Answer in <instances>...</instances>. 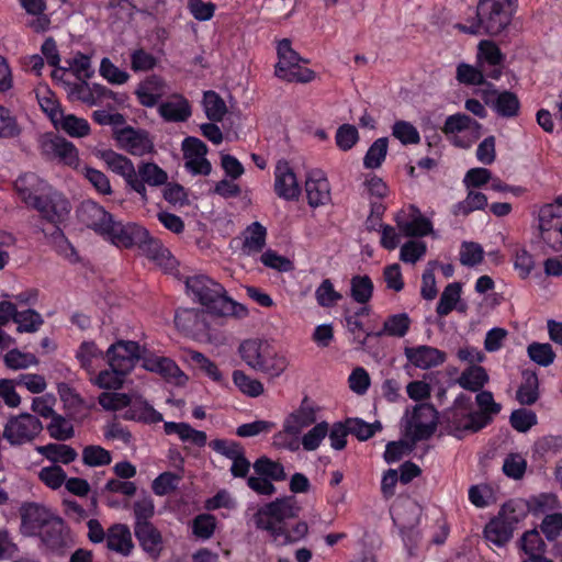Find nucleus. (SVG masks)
I'll return each mask as SVG.
<instances>
[{
  "label": "nucleus",
  "instance_id": "f257e3e1",
  "mask_svg": "<svg viewBox=\"0 0 562 562\" xmlns=\"http://www.w3.org/2000/svg\"><path fill=\"white\" fill-rule=\"evenodd\" d=\"M186 286L188 292L212 314L236 317L247 315V310L228 297L224 288L207 276L189 277Z\"/></svg>",
  "mask_w": 562,
  "mask_h": 562
},
{
  "label": "nucleus",
  "instance_id": "f03ea898",
  "mask_svg": "<svg viewBox=\"0 0 562 562\" xmlns=\"http://www.w3.org/2000/svg\"><path fill=\"white\" fill-rule=\"evenodd\" d=\"M238 353L249 368L270 378L280 376L289 366L285 356L277 352L267 340L258 338L244 340Z\"/></svg>",
  "mask_w": 562,
  "mask_h": 562
},
{
  "label": "nucleus",
  "instance_id": "7ed1b4c3",
  "mask_svg": "<svg viewBox=\"0 0 562 562\" xmlns=\"http://www.w3.org/2000/svg\"><path fill=\"white\" fill-rule=\"evenodd\" d=\"M516 0H480L477 4V22L470 26L458 25L460 32L472 35L486 33L498 35L510 23Z\"/></svg>",
  "mask_w": 562,
  "mask_h": 562
},
{
  "label": "nucleus",
  "instance_id": "20e7f679",
  "mask_svg": "<svg viewBox=\"0 0 562 562\" xmlns=\"http://www.w3.org/2000/svg\"><path fill=\"white\" fill-rule=\"evenodd\" d=\"M300 507L293 497L277 498L261 507L252 515V522L257 529L267 531L273 542H279L284 535L283 521L299 515Z\"/></svg>",
  "mask_w": 562,
  "mask_h": 562
},
{
  "label": "nucleus",
  "instance_id": "39448f33",
  "mask_svg": "<svg viewBox=\"0 0 562 562\" xmlns=\"http://www.w3.org/2000/svg\"><path fill=\"white\" fill-rule=\"evenodd\" d=\"M449 430L458 438L464 432H475L485 427L491 418L483 413H475L469 396L460 395L453 406L446 413Z\"/></svg>",
  "mask_w": 562,
  "mask_h": 562
},
{
  "label": "nucleus",
  "instance_id": "423d86ee",
  "mask_svg": "<svg viewBox=\"0 0 562 562\" xmlns=\"http://www.w3.org/2000/svg\"><path fill=\"white\" fill-rule=\"evenodd\" d=\"M278 63L274 68V75L288 82H308L314 78V72L310 69L301 70L300 63L304 60L296 53L289 38L284 37L277 44Z\"/></svg>",
  "mask_w": 562,
  "mask_h": 562
},
{
  "label": "nucleus",
  "instance_id": "0eeeda50",
  "mask_svg": "<svg viewBox=\"0 0 562 562\" xmlns=\"http://www.w3.org/2000/svg\"><path fill=\"white\" fill-rule=\"evenodd\" d=\"M539 229L542 243L550 250H562V201L560 199L540 209Z\"/></svg>",
  "mask_w": 562,
  "mask_h": 562
},
{
  "label": "nucleus",
  "instance_id": "6e6552de",
  "mask_svg": "<svg viewBox=\"0 0 562 562\" xmlns=\"http://www.w3.org/2000/svg\"><path fill=\"white\" fill-rule=\"evenodd\" d=\"M42 430L43 425L36 416L22 413L8 419L2 435L11 446H22L33 441Z\"/></svg>",
  "mask_w": 562,
  "mask_h": 562
},
{
  "label": "nucleus",
  "instance_id": "1a4fd4ad",
  "mask_svg": "<svg viewBox=\"0 0 562 562\" xmlns=\"http://www.w3.org/2000/svg\"><path fill=\"white\" fill-rule=\"evenodd\" d=\"M521 514L516 513L513 503L505 504L498 516L492 519L484 529L486 541L496 547H504L513 537L516 524L520 520Z\"/></svg>",
  "mask_w": 562,
  "mask_h": 562
},
{
  "label": "nucleus",
  "instance_id": "9d476101",
  "mask_svg": "<svg viewBox=\"0 0 562 562\" xmlns=\"http://www.w3.org/2000/svg\"><path fill=\"white\" fill-rule=\"evenodd\" d=\"M32 209L36 210L43 220L58 226L68 218L71 205L64 194L50 187L36 200Z\"/></svg>",
  "mask_w": 562,
  "mask_h": 562
},
{
  "label": "nucleus",
  "instance_id": "9b49d317",
  "mask_svg": "<svg viewBox=\"0 0 562 562\" xmlns=\"http://www.w3.org/2000/svg\"><path fill=\"white\" fill-rule=\"evenodd\" d=\"M437 427V411L432 405L419 404L405 417L406 432L414 441L428 439Z\"/></svg>",
  "mask_w": 562,
  "mask_h": 562
},
{
  "label": "nucleus",
  "instance_id": "f8f14e48",
  "mask_svg": "<svg viewBox=\"0 0 562 562\" xmlns=\"http://www.w3.org/2000/svg\"><path fill=\"white\" fill-rule=\"evenodd\" d=\"M108 168L121 176L127 187L138 193L143 202H147V189L137 181L136 168L131 159L113 150H104L100 155Z\"/></svg>",
  "mask_w": 562,
  "mask_h": 562
},
{
  "label": "nucleus",
  "instance_id": "ddd939ff",
  "mask_svg": "<svg viewBox=\"0 0 562 562\" xmlns=\"http://www.w3.org/2000/svg\"><path fill=\"white\" fill-rule=\"evenodd\" d=\"M147 236V229L135 223H122L120 221L111 220L103 238L110 240L113 245L121 248H131L140 241L142 238Z\"/></svg>",
  "mask_w": 562,
  "mask_h": 562
},
{
  "label": "nucleus",
  "instance_id": "4468645a",
  "mask_svg": "<svg viewBox=\"0 0 562 562\" xmlns=\"http://www.w3.org/2000/svg\"><path fill=\"white\" fill-rule=\"evenodd\" d=\"M110 368L128 374L140 358V347L135 341H117L106 351Z\"/></svg>",
  "mask_w": 562,
  "mask_h": 562
},
{
  "label": "nucleus",
  "instance_id": "2eb2a0df",
  "mask_svg": "<svg viewBox=\"0 0 562 562\" xmlns=\"http://www.w3.org/2000/svg\"><path fill=\"white\" fill-rule=\"evenodd\" d=\"M274 191L286 201H296L301 195V187L296 175L285 160L278 161L274 170Z\"/></svg>",
  "mask_w": 562,
  "mask_h": 562
},
{
  "label": "nucleus",
  "instance_id": "dca6fc26",
  "mask_svg": "<svg viewBox=\"0 0 562 562\" xmlns=\"http://www.w3.org/2000/svg\"><path fill=\"white\" fill-rule=\"evenodd\" d=\"M79 221L102 236L113 216L92 200L83 201L77 210Z\"/></svg>",
  "mask_w": 562,
  "mask_h": 562
},
{
  "label": "nucleus",
  "instance_id": "f3484780",
  "mask_svg": "<svg viewBox=\"0 0 562 562\" xmlns=\"http://www.w3.org/2000/svg\"><path fill=\"white\" fill-rule=\"evenodd\" d=\"M43 154L48 159H56L68 166H76L78 151L75 145L59 136H48L41 140Z\"/></svg>",
  "mask_w": 562,
  "mask_h": 562
},
{
  "label": "nucleus",
  "instance_id": "a211bd4d",
  "mask_svg": "<svg viewBox=\"0 0 562 562\" xmlns=\"http://www.w3.org/2000/svg\"><path fill=\"white\" fill-rule=\"evenodd\" d=\"M485 104L492 108L497 115L506 119L516 117L519 113L520 102L512 91H498L486 89L483 92Z\"/></svg>",
  "mask_w": 562,
  "mask_h": 562
},
{
  "label": "nucleus",
  "instance_id": "6ab92c4d",
  "mask_svg": "<svg viewBox=\"0 0 562 562\" xmlns=\"http://www.w3.org/2000/svg\"><path fill=\"white\" fill-rule=\"evenodd\" d=\"M404 355L412 366L422 370L439 367L446 361L442 350L428 345L405 347Z\"/></svg>",
  "mask_w": 562,
  "mask_h": 562
},
{
  "label": "nucleus",
  "instance_id": "aec40b11",
  "mask_svg": "<svg viewBox=\"0 0 562 562\" xmlns=\"http://www.w3.org/2000/svg\"><path fill=\"white\" fill-rule=\"evenodd\" d=\"M50 186L33 172L20 176L14 182V189L19 198L27 207H33Z\"/></svg>",
  "mask_w": 562,
  "mask_h": 562
},
{
  "label": "nucleus",
  "instance_id": "412c9836",
  "mask_svg": "<svg viewBox=\"0 0 562 562\" xmlns=\"http://www.w3.org/2000/svg\"><path fill=\"white\" fill-rule=\"evenodd\" d=\"M503 61L504 55L494 42L483 40L479 43L477 65L485 71L487 77L495 80L499 79L502 76Z\"/></svg>",
  "mask_w": 562,
  "mask_h": 562
},
{
  "label": "nucleus",
  "instance_id": "4be33fe9",
  "mask_svg": "<svg viewBox=\"0 0 562 562\" xmlns=\"http://www.w3.org/2000/svg\"><path fill=\"white\" fill-rule=\"evenodd\" d=\"M305 191L308 205L318 207L330 202V186L322 170H311L306 175Z\"/></svg>",
  "mask_w": 562,
  "mask_h": 562
},
{
  "label": "nucleus",
  "instance_id": "5701e85b",
  "mask_svg": "<svg viewBox=\"0 0 562 562\" xmlns=\"http://www.w3.org/2000/svg\"><path fill=\"white\" fill-rule=\"evenodd\" d=\"M317 411L318 408L307 397H304L300 406L285 417V431L300 437L303 429L316 423Z\"/></svg>",
  "mask_w": 562,
  "mask_h": 562
},
{
  "label": "nucleus",
  "instance_id": "b1692460",
  "mask_svg": "<svg viewBox=\"0 0 562 562\" xmlns=\"http://www.w3.org/2000/svg\"><path fill=\"white\" fill-rule=\"evenodd\" d=\"M122 149L134 156H144L153 150L154 144L146 132L125 127L116 133Z\"/></svg>",
  "mask_w": 562,
  "mask_h": 562
},
{
  "label": "nucleus",
  "instance_id": "393cba45",
  "mask_svg": "<svg viewBox=\"0 0 562 562\" xmlns=\"http://www.w3.org/2000/svg\"><path fill=\"white\" fill-rule=\"evenodd\" d=\"M21 528L27 536L34 535L41 527L47 524L48 510L36 503H26L21 506Z\"/></svg>",
  "mask_w": 562,
  "mask_h": 562
},
{
  "label": "nucleus",
  "instance_id": "a878e982",
  "mask_svg": "<svg viewBox=\"0 0 562 562\" xmlns=\"http://www.w3.org/2000/svg\"><path fill=\"white\" fill-rule=\"evenodd\" d=\"M106 548L111 551L128 557L134 543L130 527L125 524H114L106 530Z\"/></svg>",
  "mask_w": 562,
  "mask_h": 562
},
{
  "label": "nucleus",
  "instance_id": "bb28decb",
  "mask_svg": "<svg viewBox=\"0 0 562 562\" xmlns=\"http://www.w3.org/2000/svg\"><path fill=\"white\" fill-rule=\"evenodd\" d=\"M134 535L146 553L155 558L160 554L162 536L151 522L134 524Z\"/></svg>",
  "mask_w": 562,
  "mask_h": 562
},
{
  "label": "nucleus",
  "instance_id": "cd10ccee",
  "mask_svg": "<svg viewBox=\"0 0 562 562\" xmlns=\"http://www.w3.org/2000/svg\"><path fill=\"white\" fill-rule=\"evenodd\" d=\"M168 91V86L161 78L151 76L138 86L136 95L142 105L151 108L156 105Z\"/></svg>",
  "mask_w": 562,
  "mask_h": 562
},
{
  "label": "nucleus",
  "instance_id": "c85d7f7f",
  "mask_svg": "<svg viewBox=\"0 0 562 562\" xmlns=\"http://www.w3.org/2000/svg\"><path fill=\"white\" fill-rule=\"evenodd\" d=\"M160 116L168 122H184L191 115V106L181 94H173L158 106Z\"/></svg>",
  "mask_w": 562,
  "mask_h": 562
},
{
  "label": "nucleus",
  "instance_id": "c756f323",
  "mask_svg": "<svg viewBox=\"0 0 562 562\" xmlns=\"http://www.w3.org/2000/svg\"><path fill=\"white\" fill-rule=\"evenodd\" d=\"M176 326L187 334H201L207 325L204 312L195 308H180L175 315Z\"/></svg>",
  "mask_w": 562,
  "mask_h": 562
},
{
  "label": "nucleus",
  "instance_id": "7c9ffc66",
  "mask_svg": "<svg viewBox=\"0 0 562 562\" xmlns=\"http://www.w3.org/2000/svg\"><path fill=\"white\" fill-rule=\"evenodd\" d=\"M164 430L167 435H177L181 441L196 447H204L206 443V434L192 428L187 423L165 422Z\"/></svg>",
  "mask_w": 562,
  "mask_h": 562
},
{
  "label": "nucleus",
  "instance_id": "2f4dec72",
  "mask_svg": "<svg viewBox=\"0 0 562 562\" xmlns=\"http://www.w3.org/2000/svg\"><path fill=\"white\" fill-rule=\"evenodd\" d=\"M409 327L411 318L406 313L394 314L384 321L380 330L368 331L367 337L391 336L402 338L407 334Z\"/></svg>",
  "mask_w": 562,
  "mask_h": 562
},
{
  "label": "nucleus",
  "instance_id": "473e14b6",
  "mask_svg": "<svg viewBox=\"0 0 562 562\" xmlns=\"http://www.w3.org/2000/svg\"><path fill=\"white\" fill-rule=\"evenodd\" d=\"M128 406V409L123 414L124 419L138 420L147 424L162 422V415L145 401H131Z\"/></svg>",
  "mask_w": 562,
  "mask_h": 562
},
{
  "label": "nucleus",
  "instance_id": "72a5a7b5",
  "mask_svg": "<svg viewBox=\"0 0 562 562\" xmlns=\"http://www.w3.org/2000/svg\"><path fill=\"white\" fill-rule=\"evenodd\" d=\"M137 181L143 187H160L167 183L168 173L155 162H140L136 169Z\"/></svg>",
  "mask_w": 562,
  "mask_h": 562
},
{
  "label": "nucleus",
  "instance_id": "f704fd0d",
  "mask_svg": "<svg viewBox=\"0 0 562 562\" xmlns=\"http://www.w3.org/2000/svg\"><path fill=\"white\" fill-rule=\"evenodd\" d=\"M36 451L54 463L60 462L68 464L75 461L78 457V453L74 448L63 443L38 446L36 447Z\"/></svg>",
  "mask_w": 562,
  "mask_h": 562
},
{
  "label": "nucleus",
  "instance_id": "c9c22d12",
  "mask_svg": "<svg viewBox=\"0 0 562 562\" xmlns=\"http://www.w3.org/2000/svg\"><path fill=\"white\" fill-rule=\"evenodd\" d=\"M267 229L259 222H254L244 233L243 251L247 255L259 252L266 245Z\"/></svg>",
  "mask_w": 562,
  "mask_h": 562
},
{
  "label": "nucleus",
  "instance_id": "e433bc0d",
  "mask_svg": "<svg viewBox=\"0 0 562 562\" xmlns=\"http://www.w3.org/2000/svg\"><path fill=\"white\" fill-rule=\"evenodd\" d=\"M76 358L80 362V367L91 376L95 373V362L103 359V352L93 341H85L77 350Z\"/></svg>",
  "mask_w": 562,
  "mask_h": 562
},
{
  "label": "nucleus",
  "instance_id": "4c0bfd02",
  "mask_svg": "<svg viewBox=\"0 0 562 562\" xmlns=\"http://www.w3.org/2000/svg\"><path fill=\"white\" fill-rule=\"evenodd\" d=\"M488 381L486 370L480 366H470L458 378L457 383L464 390L480 391Z\"/></svg>",
  "mask_w": 562,
  "mask_h": 562
},
{
  "label": "nucleus",
  "instance_id": "58836bf2",
  "mask_svg": "<svg viewBox=\"0 0 562 562\" xmlns=\"http://www.w3.org/2000/svg\"><path fill=\"white\" fill-rule=\"evenodd\" d=\"M487 205V196L473 189H468L464 200L458 202L452 207V214L456 216H468L470 213L484 210Z\"/></svg>",
  "mask_w": 562,
  "mask_h": 562
},
{
  "label": "nucleus",
  "instance_id": "ea45409f",
  "mask_svg": "<svg viewBox=\"0 0 562 562\" xmlns=\"http://www.w3.org/2000/svg\"><path fill=\"white\" fill-rule=\"evenodd\" d=\"M396 224L400 231L407 237H423L432 232L431 222L422 216L416 215L411 221L396 217Z\"/></svg>",
  "mask_w": 562,
  "mask_h": 562
},
{
  "label": "nucleus",
  "instance_id": "a19ab883",
  "mask_svg": "<svg viewBox=\"0 0 562 562\" xmlns=\"http://www.w3.org/2000/svg\"><path fill=\"white\" fill-rule=\"evenodd\" d=\"M539 381L535 372L522 373V383L517 390L516 398L522 405H532L539 397Z\"/></svg>",
  "mask_w": 562,
  "mask_h": 562
},
{
  "label": "nucleus",
  "instance_id": "79ce46f5",
  "mask_svg": "<svg viewBox=\"0 0 562 562\" xmlns=\"http://www.w3.org/2000/svg\"><path fill=\"white\" fill-rule=\"evenodd\" d=\"M56 126H59L63 131H65L71 137H85L90 133V125L87 120L78 117L74 114L65 115L63 112L57 120V123H54Z\"/></svg>",
  "mask_w": 562,
  "mask_h": 562
},
{
  "label": "nucleus",
  "instance_id": "37998d69",
  "mask_svg": "<svg viewBox=\"0 0 562 562\" xmlns=\"http://www.w3.org/2000/svg\"><path fill=\"white\" fill-rule=\"evenodd\" d=\"M126 373L119 371L116 368H110L102 370L98 374L90 376V381L104 390H117L122 387Z\"/></svg>",
  "mask_w": 562,
  "mask_h": 562
},
{
  "label": "nucleus",
  "instance_id": "c03bdc74",
  "mask_svg": "<svg viewBox=\"0 0 562 562\" xmlns=\"http://www.w3.org/2000/svg\"><path fill=\"white\" fill-rule=\"evenodd\" d=\"M387 154V138L375 139L367 150L363 158V166L367 169H376L381 167Z\"/></svg>",
  "mask_w": 562,
  "mask_h": 562
},
{
  "label": "nucleus",
  "instance_id": "a18cd8bd",
  "mask_svg": "<svg viewBox=\"0 0 562 562\" xmlns=\"http://www.w3.org/2000/svg\"><path fill=\"white\" fill-rule=\"evenodd\" d=\"M373 293V283L368 276H355L350 281L351 297L360 304L368 303Z\"/></svg>",
  "mask_w": 562,
  "mask_h": 562
},
{
  "label": "nucleus",
  "instance_id": "49530a36",
  "mask_svg": "<svg viewBox=\"0 0 562 562\" xmlns=\"http://www.w3.org/2000/svg\"><path fill=\"white\" fill-rule=\"evenodd\" d=\"M203 105L207 119L214 122L222 121L227 111L224 100L214 91L204 92Z\"/></svg>",
  "mask_w": 562,
  "mask_h": 562
},
{
  "label": "nucleus",
  "instance_id": "de8ad7c7",
  "mask_svg": "<svg viewBox=\"0 0 562 562\" xmlns=\"http://www.w3.org/2000/svg\"><path fill=\"white\" fill-rule=\"evenodd\" d=\"M461 285L458 282L449 283L441 293L436 312L440 316L448 315L460 299Z\"/></svg>",
  "mask_w": 562,
  "mask_h": 562
},
{
  "label": "nucleus",
  "instance_id": "09e8293b",
  "mask_svg": "<svg viewBox=\"0 0 562 562\" xmlns=\"http://www.w3.org/2000/svg\"><path fill=\"white\" fill-rule=\"evenodd\" d=\"M37 102L41 109L50 117L54 123H57L61 110L52 91L46 87H38L35 90Z\"/></svg>",
  "mask_w": 562,
  "mask_h": 562
},
{
  "label": "nucleus",
  "instance_id": "8fccbe9b",
  "mask_svg": "<svg viewBox=\"0 0 562 562\" xmlns=\"http://www.w3.org/2000/svg\"><path fill=\"white\" fill-rule=\"evenodd\" d=\"M233 381L240 392L250 397H257L265 391L263 384L258 379H254L240 370L233 373Z\"/></svg>",
  "mask_w": 562,
  "mask_h": 562
},
{
  "label": "nucleus",
  "instance_id": "3c124183",
  "mask_svg": "<svg viewBox=\"0 0 562 562\" xmlns=\"http://www.w3.org/2000/svg\"><path fill=\"white\" fill-rule=\"evenodd\" d=\"M254 470L258 475L273 481H282L285 479L283 465L266 457L259 458L254 463Z\"/></svg>",
  "mask_w": 562,
  "mask_h": 562
},
{
  "label": "nucleus",
  "instance_id": "603ef678",
  "mask_svg": "<svg viewBox=\"0 0 562 562\" xmlns=\"http://www.w3.org/2000/svg\"><path fill=\"white\" fill-rule=\"evenodd\" d=\"M329 431V425L327 422H321L314 425L306 434L301 438L302 447L305 451L316 450L322 441L326 438Z\"/></svg>",
  "mask_w": 562,
  "mask_h": 562
},
{
  "label": "nucleus",
  "instance_id": "864d4df0",
  "mask_svg": "<svg viewBox=\"0 0 562 562\" xmlns=\"http://www.w3.org/2000/svg\"><path fill=\"white\" fill-rule=\"evenodd\" d=\"M111 461V452L101 446L90 445L82 450V462L88 467H103Z\"/></svg>",
  "mask_w": 562,
  "mask_h": 562
},
{
  "label": "nucleus",
  "instance_id": "5fc2aeb1",
  "mask_svg": "<svg viewBox=\"0 0 562 562\" xmlns=\"http://www.w3.org/2000/svg\"><path fill=\"white\" fill-rule=\"evenodd\" d=\"M3 362L12 370H23L36 366L38 360L33 353L11 349L4 355Z\"/></svg>",
  "mask_w": 562,
  "mask_h": 562
},
{
  "label": "nucleus",
  "instance_id": "6e6d98bb",
  "mask_svg": "<svg viewBox=\"0 0 562 562\" xmlns=\"http://www.w3.org/2000/svg\"><path fill=\"white\" fill-rule=\"evenodd\" d=\"M484 75L485 71L481 67L476 68L472 65L461 63L457 67L456 78L460 83L481 86L485 85Z\"/></svg>",
  "mask_w": 562,
  "mask_h": 562
},
{
  "label": "nucleus",
  "instance_id": "4d7b16f0",
  "mask_svg": "<svg viewBox=\"0 0 562 562\" xmlns=\"http://www.w3.org/2000/svg\"><path fill=\"white\" fill-rule=\"evenodd\" d=\"M346 423L349 429V434L355 435L359 440L362 441L368 440L376 431L382 429L380 422L369 424L359 418H348Z\"/></svg>",
  "mask_w": 562,
  "mask_h": 562
},
{
  "label": "nucleus",
  "instance_id": "13d9d810",
  "mask_svg": "<svg viewBox=\"0 0 562 562\" xmlns=\"http://www.w3.org/2000/svg\"><path fill=\"white\" fill-rule=\"evenodd\" d=\"M529 358L541 367L550 366L555 358V353L550 344L532 342L528 346Z\"/></svg>",
  "mask_w": 562,
  "mask_h": 562
},
{
  "label": "nucleus",
  "instance_id": "bf43d9fd",
  "mask_svg": "<svg viewBox=\"0 0 562 562\" xmlns=\"http://www.w3.org/2000/svg\"><path fill=\"white\" fill-rule=\"evenodd\" d=\"M14 323L18 324V330L20 333H34L38 330L43 324L41 314L34 310H26L22 312H15Z\"/></svg>",
  "mask_w": 562,
  "mask_h": 562
},
{
  "label": "nucleus",
  "instance_id": "052dcab7",
  "mask_svg": "<svg viewBox=\"0 0 562 562\" xmlns=\"http://www.w3.org/2000/svg\"><path fill=\"white\" fill-rule=\"evenodd\" d=\"M479 123L463 113H457L446 119L442 132L446 135L479 127Z\"/></svg>",
  "mask_w": 562,
  "mask_h": 562
},
{
  "label": "nucleus",
  "instance_id": "680f3d73",
  "mask_svg": "<svg viewBox=\"0 0 562 562\" xmlns=\"http://www.w3.org/2000/svg\"><path fill=\"white\" fill-rule=\"evenodd\" d=\"M50 419L52 420L47 426L50 437L64 441L74 436V426L70 420L58 414L53 416Z\"/></svg>",
  "mask_w": 562,
  "mask_h": 562
},
{
  "label": "nucleus",
  "instance_id": "e2e57ef3",
  "mask_svg": "<svg viewBox=\"0 0 562 562\" xmlns=\"http://www.w3.org/2000/svg\"><path fill=\"white\" fill-rule=\"evenodd\" d=\"M392 135L403 145L418 144L420 136L417 128L409 122L397 121L392 127Z\"/></svg>",
  "mask_w": 562,
  "mask_h": 562
},
{
  "label": "nucleus",
  "instance_id": "0e129e2a",
  "mask_svg": "<svg viewBox=\"0 0 562 562\" xmlns=\"http://www.w3.org/2000/svg\"><path fill=\"white\" fill-rule=\"evenodd\" d=\"M335 140L337 147L347 151L350 150L359 140V133L355 125L342 124L337 128Z\"/></svg>",
  "mask_w": 562,
  "mask_h": 562
},
{
  "label": "nucleus",
  "instance_id": "69168bd1",
  "mask_svg": "<svg viewBox=\"0 0 562 562\" xmlns=\"http://www.w3.org/2000/svg\"><path fill=\"white\" fill-rule=\"evenodd\" d=\"M181 476L172 472H164L151 484L153 492L158 496H165L177 490Z\"/></svg>",
  "mask_w": 562,
  "mask_h": 562
},
{
  "label": "nucleus",
  "instance_id": "338daca9",
  "mask_svg": "<svg viewBox=\"0 0 562 562\" xmlns=\"http://www.w3.org/2000/svg\"><path fill=\"white\" fill-rule=\"evenodd\" d=\"M547 544L537 530H529L521 537V549L526 555H544Z\"/></svg>",
  "mask_w": 562,
  "mask_h": 562
},
{
  "label": "nucleus",
  "instance_id": "774afa93",
  "mask_svg": "<svg viewBox=\"0 0 562 562\" xmlns=\"http://www.w3.org/2000/svg\"><path fill=\"white\" fill-rule=\"evenodd\" d=\"M38 479L49 488L57 490L65 484L67 475L59 465L44 467L38 472Z\"/></svg>",
  "mask_w": 562,
  "mask_h": 562
}]
</instances>
